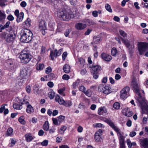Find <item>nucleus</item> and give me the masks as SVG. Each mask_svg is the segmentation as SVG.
<instances>
[{
  "instance_id": "obj_1",
  "label": "nucleus",
  "mask_w": 148,
  "mask_h": 148,
  "mask_svg": "<svg viewBox=\"0 0 148 148\" xmlns=\"http://www.w3.org/2000/svg\"><path fill=\"white\" fill-rule=\"evenodd\" d=\"M21 41L24 43H28L32 38V33L29 29H23L21 32Z\"/></svg>"
},
{
  "instance_id": "obj_2",
  "label": "nucleus",
  "mask_w": 148,
  "mask_h": 148,
  "mask_svg": "<svg viewBox=\"0 0 148 148\" xmlns=\"http://www.w3.org/2000/svg\"><path fill=\"white\" fill-rule=\"evenodd\" d=\"M57 14L58 16L64 21H68L74 17L72 13L62 9H58Z\"/></svg>"
},
{
  "instance_id": "obj_3",
  "label": "nucleus",
  "mask_w": 148,
  "mask_h": 148,
  "mask_svg": "<svg viewBox=\"0 0 148 148\" xmlns=\"http://www.w3.org/2000/svg\"><path fill=\"white\" fill-rule=\"evenodd\" d=\"M22 63L24 64L28 63L32 58L31 55L28 52L25 51L22 52L19 56Z\"/></svg>"
},
{
  "instance_id": "obj_4",
  "label": "nucleus",
  "mask_w": 148,
  "mask_h": 148,
  "mask_svg": "<svg viewBox=\"0 0 148 148\" xmlns=\"http://www.w3.org/2000/svg\"><path fill=\"white\" fill-rule=\"evenodd\" d=\"M138 50L140 55L143 54L148 50V43L146 42H139L138 44Z\"/></svg>"
},
{
  "instance_id": "obj_5",
  "label": "nucleus",
  "mask_w": 148,
  "mask_h": 148,
  "mask_svg": "<svg viewBox=\"0 0 148 148\" xmlns=\"http://www.w3.org/2000/svg\"><path fill=\"white\" fill-rule=\"evenodd\" d=\"M101 68L100 66L98 65H95L92 66L91 68V71L93 74V76L94 79H97L98 77V75L99 72L101 71Z\"/></svg>"
},
{
  "instance_id": "obj_6",
  "label": "nucleus",
  "mask_w": 148,
  "mask_h": 148,
  "mask_svg": "<svg viewBox=\"0 0 148 148\" xmlns=\"http://www.w3.org/2000/svg\"><path fill=\"white\" fill-rule=\"evenodd\" d=\"M98 90L99 91L106 95L108 94L111 92V88L109 86L102 84L99 86Z\"/></svg>"
},
{
  "instance_id": "obj_7",
  "label": "nucleus",
  "mask_w": 148,
  "mask_h": 148,
  "mask_svg": "<svg viewBox=\"0 0 148 148\" xmlns=\"http://www.w3.org/2000/svg\"><path fill=\"white\" fill-rule=\"evenodd\" d=\"M131 86L133 91L137 93H139L140 87L138 85L137 80L136 78H134L131 83Z\"/></svg>"
},
{
  "instance_id": "obj_8",
  "label": "nucleus",
  "mask_w": 148,
  "mask_h": 148,
  "mask_svg": "<svg viewBox=\"0 0 148 148\" xmlns=\"http://www.w3.org/2000/svg\"><path fill=\"white\" fill-rule=\"evenodd\" d=\"M137 96H136V99L137 101V102L139 104V105L140 106L141 108L142 106H143L145 104V103L148 102L145 101L144 98L142 97L140 93H137Z\"/></svg>"
},
{
  "instance_id": "obj_9",
  "label": "nucleus",
  "mask_w": 148,
  "mask_h": 148,
  "mask_svg": "<svg viewBox=\"0 0 148 148\" xmlns=\"http://www.w3.org/2000/svg\"><path fill=\"white\" fill-rule=\"evenodd\" d=\"M130 90V88L128 86H126L121 91L120 95L121 98L124 99L127 97L128 93Z\"/></svg>"
},
{
  "instance_id": "obj_10",
  "label": "nucleus",
  "mask_w": 148,
  "mask_h": 148,
  "mask_svg": "<svg viewBox=\"0 0 148 148\" xmlns=\"http://www.w3.org/2000/svg\"><path fill=\"white\" fill-rule=\"evenodd\" d=\"M106 122L108 123L117 133L118 134H121L119 132V129L116 126H115L114 123L110 119H106Z\"/></svg>"
},
{
  "instance_id": "obj_11",
  "label": "nucleus",
  "mask_w": 148,
  "mask_h": 148,
  "mask_svg": "<svg viewBox=\"0 0 148 148\" xmlns=\"http://www.w3.org/2000/svg\"><path fill=\"white\" fill-rule=\"evenodd\" d=\"M15 37V34L13 32H12L11 34L5 35V38L8 42H11L13 41Z\"/></svg>"
},
{
  "instance_id": "obj_12",
  "label": "nucleus",
  "mask_w": 148,
  "mask_h": 148,
  "mask_svg": "<svg viewBox=\"0 0 148 148\" xmlns=\"http://www.w3.org/2000/svg\"><path fill=\"white\" fill-rule=\"evenodd\" d=\"M122 42L125 45L126 47L128 48L130 51H132L134 47V44L131 45L130 44L129 41L128 40L124 39L123 38H121Z\"/></svg>"
},
{
  "instance_id": "obj_13",
  "label": "nucleus",
  "mask_w": 148,
  "mask_h": 148,
  "mask_svg": "<svg viewBox=\"0 0 148 148\" xmlns=\"http://www.w3.org/2000/svg\"><path fill=\"white\" fill-rule=\"evenodd\" d=\"M28 68L27 67H23L21 69L20 75L22 79L24 78L27 76L28 72Z\"/></svg>"
},
{
  "instance_id": "obj_14",
  "label": "nucleus",
  "mask_w": 148,
  "mask_h": 148,
  "mask_svg": "<svg viewBox=\"0 0 148 148\" xmlns=\"http://www.w3.org/2000/svg\"><path fill=\"white\" fill-rule=\"evenodd\" d=\"M122 112L124 115L128 117L131 116L133 114L132 112L130 111V109L128 108H126L123 109Z\"/></svg>"
},
{
  "instance_id": "obj_15",
  "label": "nucleus",
  "mask_w": 148,
  "mask_h": 148,
  "mask_svg": "<svg viewBox=\"0 0 148 148\" xmlns=\"http://www.w3.org/2000/svg\"><path fill=\"white\" fill-rule=\"evenodd\" d=\"M101 56L103 60L108 62L110 61L112 59V57L110 55L104 53H102Z\"/></svg>"
},
{
  "instance_id": "obj_16",
  "label": "nucleus",
  "mask_w": 148,
  "mask_h": 148,
  "mask_svg": "<svg viewBox=\"0 0 148 148\" xmlns=\"http://www.w3.org/2000/svg\"><path fill=\"white\" fill-rule=\"evenodd\" d=\"M60 52L58 51L57 50L55 49L54 52L52 51H51L50 54V56L51 57L52 60L54 59V57H57L58 56H59L61 55Z\"/></svg>"
},
{
  "instance_id": "obj_17",
  "label": "nucleus",
  "mask_w": 148,
  "mask_h": 148,
  "mask_svg": "<svg viewBox=\"0 0 148 148\" xmlns=\"http://www.w3.org/2000/svg\"><path fill=\"white\" fill-rule=\"evenodd\" d=\"M8 65H10L9 66L11 68V70L12 71H14L15 69L16 68V66L14 61L11 60H9L8 62Z\"/></svg>"
},
{
  "instance_id": "obj_18",
  "label": "nucleus",
  "mask_w": 148,
  "mask_h": 148,
  "mask_svg": "<svg viewBox=\"0 0 148 148\" xmlns=\"http://www.w3.org/2000/svg\"><path fill=\"white\" fill-rule=\"evenodd\" d=\"M86 27L85 24H84L82 23H79L76 24L75 27L76 28L79 30H82L84 29Z\"/></svg>"
},
{
  "instance_id": "obj_19",
  "label": "nucleus",
  "mask_w": 148,
  "mask_h": 148,
  "mask_svg": "<svg viewBox=\"0 0 148 148\" xmlns=\"http://www.w3.org/2000/svg\"><path fill=\"white\" fill-rule=\"evenodd\" d=\"M140 144L144 148H148V138H145L142 140Z\"/></svg>"
},
{
  "instance_id": "obj_20",
  "label": "nucleus",
  "mask_w": 148,
  "mask_h": 148,
  "mask_svg": "<svg viewBox=\"0 0 148 148\" xmlns=\"http://www.w3.org/2000/svg\"><path fill=\"white\" fill-rule=\"evenodd\" d=\"M22 82L21 81H16L15 82V85L14 86V88L17 90L21 89V87L22 86Z\"/></svg>"
},
{
  "instance_id": "obj_21",
  "label": "nucleus",
  "mask_w": 148,
  "mask_h": 148,
  "mask_svg": "<svg viewBox=\"0 0 148 148\" xmlns=\"http://www.w3.org/2000/svg\"><path fill=\"white\" fill-rule=\"evenodd\" d=\"M107 112V110L105 107H101L98 110V114L99 115H101L103 114V113H106Z\"/></svg>"
},
{
  "instance_id": "obj_22",
  "label": "nucleus",
  "mask_w": 148,
  "mask_h": 148,
  "mask_svg": "<svg viewBox=\"0 0 148 148\" xmlns=\"http://www.w3.org/2000/svg\"><path fill=\"white\" fill-rule=\"evenodd\" d=\"M25 137L27 141L28 142H30L33 139V138L31 133L26 134Z\"/></svg>"
},
{
  "instance_id": "obj_23",
  "label": "nucleus",
  "mask_w": 148,
  "mask_h": 148,
  "mask_svg": "<svg viewBox=\"0 0 148 148\" xmlns=\"http://www.w3.org/2000/svg\"><path fill=\"white\" fill-rule=\"evenodd\" d=\"M24 16V13L21 12L20 13V15L16 16L17 18L16 21L18 23L22 21L23 20Z\"/></svg>"
},
{
  "instance_id": "obj_24",
  "label": "nucleus",
  "mask_w": 148,
  "mask_h": 148,
  "mask_svg": "<svg viewBox=\"0 0 148 148\" xmlns=\"http://www.w3.org/2000/svg\"><path fill=\"white\" fill-rule=\"evenodd\" d=\"M26 112L29 114L33 112L34 111L33 107L30 104H28L27 105V109H26Z\"/></svg>"
},
{
  "instance_id": "obj_25",
  "label": "nucleus",
  "mask_w": 148,
  "mask_h": 148,
  "mask_svg": "<svg viewBox=\"0 0 148 148\" xmlns=\"http://www.w3.org/2000/svg\"><path fill=\"white\" fill-rule=\"evenodd\" d=\"M46 28L45 22L44 21H41L39 25V29L40 30H45Z\"/></svg>"
},
{
  "instance_id": "obj_26",
  "label": "nucleus",
  "mask_w": 148,
  "mask_h": 148,
  "mask_svg": "<svg viewBox=\"0 0 148 148\" xmlns=\"http://www.w3.org/2000/svg\"><path fill=\"white\" fill-rule=\"evenodd\" d=\"M120 148H125V143L122 136H120L119 138Z\"/></svg>"
},
{
  "instance_id": "obj_27",
  "label": "nucleus",
  "mask_w": 148,
  "mask_h": 148,
  "mask_svg": "<svg viewBox=\"0 0 148 148\" xmlns=\"http://www.w3.org/2000/svg\"><path fill=\"white\" fill-rule=\"evenodd\" d=\"M71 67L68 64H65L64 65L63 67L64 71L65 73H68L70 71Z\"/></svg>"
},
{
  "instance_id": "obj_28",
  "label": "nucleus",
  "mask_w": 148,
  "mask_h": 148,
  "mask_svg": "<svg viewBox=\"0 0 148 148\" xmlns=\"http://www.w3.org/2000/svg\"><path fill=\"white\" fill-rule=\"evenodd\" d=\"M83 21L89 25H93L95 24L93 21L89 19H85L83 20Z\"/></svg>"
},
{
  "instance_id": "obj_29",
  "label": "nucleus",
  "mask_w": 148,
  "mask_h": 148,
  "mask_svg": "<svg viewBox=\"0 0 148 148\" xmlns=\"http://www.w3.org/2000/svg\"><path fill=\"white\" fill-rule=\"evenodd\" d=\"M6 17V15L5 12L1 11L0 10V21H2L4 20Z\"/></svg>"
},
{
  "instance_id": "obj_30",
  "label": "nucleus",
  "mask_w": 148,
  "mask_h": 148,
  "mask_svg": "<svg viewBox=\"0 0 148 148\" xmlns=\"http://www.w3.org/2000/svg\"><path fill=\"white\" fill-rule=\"evenodd\" d=\"M13 129L10 127L8 129L6 134L8 136H12L13 135Z\"/></svg>"
},
{
  "instance_id": "obj_31",
  "label": "nucleus",
  "mask_w": 148,
  "mask_h": 148,
  "mask_svg": "<svg viewBox=\"0 0 148 148\" xmlns=\"http://www.w3.org/2000/svg\"><path fill=\"white\" fill-rule=\"evenodd\" d=\"M44 67V65L43 64H37L36 65V69L38 70H41Z\"/></svg>"
},
{
  "instance_id": "obj_32",
  "label": "nucleus",
  "mask_w": 148,
  "mask_h": 148,
  "mask_svg": "<svg viewBox=\"0 0 148 148\" xmlns=\"http://www.w3.org/2000/svg\"><path fill=\"white\" fill-rule=\"evenodd\" d=\"M81 82L80 79H78L75 82H74L73 84V86L74 88L77 87Z\"/></svg>"
},
{
  "instance_id": "obj_33",
  "label": "nucleus",
  "mask_w": 148,
  "mask_h": 148,
  "mask_svg": "<svg viewBox=\"0 0 148 148\" xmlns=\"http://www.w3.org/2000/svg\"><path fill=\"white\" fill-rule=\"evenodd\" d=\"M13 107L16 110H21L22 108V105L17 103L13 104Z\"/></svg>"
},
{
  "instance_id": "obj_34",
  "label": "nucleus",
  "mask_w": 148,
  "mask_h": 148,
  "mask_svg": "<svg viewBox=\"0 0 148 148\" xmlns=\"http://www.w3.org/2000/svg\"><path fill=\"white\" fill-rule=\"evenodd\" d=\"M141 108L143 110H145L147 114L148 115V102L145 103V104L143 106H142Z\"/></svg>"
},
{
  "instance_id": "obj_35",
  "label": "nucleus",
  "mask_w": 148,
  "mask_h": 148,
  "mask_svg": "<svg viewBox=\"0 0 148 148\" xmlns=\"http://www.w3.org/2000/svg\"><path fill=\"white\" fill-rule=\"evenodd\" d=\"M72 105V103L71 101H65L64 103V104L63 105L64 106L69 107Z\"/></svg>"
},
{
  "instance_id": "obj_36",
  "label": "nucleus",
  "mask_w": 148,
  "mask_h": 148,
  "mask_svg": "<svg viewBox=\"0 0 148 148\" xmlns=\"http://www.w3.org/2000/svg\"><path fill=\"white\" fill-rule=\"evenodd\" d=\"M43 129L46 131H47L48 130L49 126V123L48 121H45V124L43 125Z\"/></svg>"
},
{
  "instance_id": "obj_37",
  "label": "nucleus",
  "mask_w": 148,
  "mask_h": 148,
  "mask_svg": "<svg viewBox=\"0 0 148 148\" xmlns=\"http://www.w3.org/2000/svg\"><path fill=\"white\" fill-rule=\"evenodd\" d=\"M67 127L65 126H62L60 128L59 130V132L61 134H63L64 132L66 131Z\"/></svg>"
},
{
  "instance_id": "obj_38",
  "label": "nucleus",
  "mask_w": 148,
  "mask_h": 148,
  "mask_svg": "<svg viewBox=\"0 0 148 148\" xmlns=\"http://www.w3.org/2000/svg\"><path fill=\"white\" fill-rule=\"evenodd\" d=\"M18 120L21 124H25V122L24 121V118L23 116H20L18 119Z\"/></svg>"
},
{
  "instance_id": "obj_39",
  "label": "nucleus",
  "mask_w": 148,
  "mask_h": 148,
  "mask_svg": "<svg viewBox=\"0 0 148 148\" xmlns=\"http://www.w3.org/2000/svg\"><path fill=\"white\" fill-rule=\"evenodd\" d=\"M93 126L94 127H104V125L101 123H95L93 125Z\"/></svg>"
},
{
  "instance_id": "obj_40",
  "label": "nucleus",
  "mask_w": 148,
  "mask_h": 148,
  "mask_svg": "<svg viewBox=\"0 0 148 148\" xmlns=\"http://www.w3.org/2000/svg\"><path fill=\"white\" fill-rule=\"evenodd\" d=\"M105 8L106 10L109 12H112V10L111 6L108 4L107 3L105 5Z\"/></svg>"
},
{
  "instance_id": "obj_41",
  "label": "nucleus",
  "mask_w": 148,
  "mask_h": 148,
  "mask_svg": "<svg viewBox=\"0 0 148 148\" xmlns=\"http://www.w3.org/2000/svg\"><path fill=\"white\" fill-rule=\"evenodd\" d=\"M111 55L113 56H115L117 53V50L115 48H113L111 50Z\"/></svg>"
},
{
  "instance_id": "obj_42",
  "label": "nucleus",
  "mask_w": 148,
  "mask_h": 148,
  "mask_svg": "<svg viewBox=\"0 0 148 148\" xmlns=\"http://www.w3.org/2000/svg\"><path fill=\"white\" fill-rule=\"evenodd\" d=\"M58 122H59V124H60L64 121L65 116L62 115H60L58 116Z\"/></svg>"
},
{
  "instance_id": "obj_43",
  "label": "nucleus",
  "mask_w": 148,
  "mask_h": 148,
  "mask_svg": "<svg viewBox=\"0 0 148 148\" xmlns=\"http://www.w3.org/2000/svg\"><path fill=\"white\" fill-rule=\"evenodd\" d=\"M100 40V38L99 37L97 36L94 37L93 39V42L97 44L98 43Z\"/></svg>"
},
{
  "instance_id": "obj_44",
  "label": "nucleus",
  "mask_w": 148,
  "mask_h": 148,
  "mask_svg": "<svg viewBox=\"0 0 148 148\" xmlns=\"http://www.w3.org/2000/svg\"><path fill=\"white\" fill-rule=\"evenodd\" d=\"M94 138L95 141L97 142L101 141L102 139L101 136H100L97 135H95Z\"/></svg>"
},
{
  "instance_id": "obj_45",
  "label": "nucleus",
  "mask_w": 148,
  "mask_h": 148,
  "mask_svg": "<svg viewBox=\"0 0 148 148\" xmlns=\"http://www.w3.org/2000/svg\"><path fill=\"white\" fill-rule=\"evenodd\" d=\"M49 97L50 99H53L54 96V93L53 91H51L48 93Z\"/></svg>"
},
{
  "instance_id": "obj_46",
  "label": "nucleus",
  "mask_w": 148,
  "mask_h": 148,
  "mask_svg": "<svg viewBox=\"0 0 148 148\" xmlns=\"http://www.w3.org/2000/svg\"><path fill=\"white\" fill-rule=\"evenodd\" d=\"M102 132H103L101 129H99L95 133V135L101 136Z\"/></svg>"
},
{
  "instance_id": "obj_47",
  "label": "nucleus",
  "mask_w": 148,
  "mask_h": 148,
  "mask_svg": "<svg viewBox=\"0 0 148 148\" xmlns=\"http://www.w3.org/2000/svg\"><path fill=\"white\" fill-rule=\"evenodd\" d=\"M86 96L90 97L91 95V92L89 90H86L84 92Z\"/></svg>"
},
{
  "instance_id": "obj_48",
  "label": "nucleus",
  "mask_w": 148,
  "mask_h": 148,
  "mask_svg": "<svg viewBox=\"0 0 148 148\" xmlns=\"http://www.w3.org/2000/svg\"><path fill=\"white\" fill-rule=\"evenodd\" d=\"M120 104L117 102L115 103L113 105V107L116 109H118L120 108Z\"/></svg>"
},
{
  "instance_id": "obj_49",
  "label": "nucleus",
  "mask_w": 148,
  "mask_h": 148,
  "mask_svg": "<svg viewBox=\"0 0 148 148\" xmlns=\"http://www.w3.org/2000/svg\"><path fill=\"white\" fill-rule=\"evenodd\" d=\"M79 90L83 92H85V91L86 90V88L83 86H79L78 88Z\"/></svg>"
},
{
  "instance_id": "obj_50",
  "label": "nucleus",
  "mask_w": 148,
  "mask_h": 148,
  "mask_svg": "<svg viewBox=\"0 0 148 148\" xmlns=\"http://www.w3.org/2000/svg\"><path fill=\"white\" fill-rule=\"evenodd\" d=\"M119 32L121 35L123 37H125L127 36V34L124 31L122 30H119Z\"/></svg>"
},
{
  "instance_id": "obj_51",
  "label": "nucleus",
  "mask_w": 148,
  "mask_h": 148,
  "mask_svg": "<svg viewBox=\"0 0 148 148\" xmlns=\"http://www.w3.org/2000/svg\"><path fill=\"white\" fill-rule=\"evenodd\" d=\"M78 108L80 109H84L85 108V106L83 103H81L79 105Z\"/></svg>"
},
{
  "instance_id": "obj_52",
  "label": "nucleus",
  "mask_w": 148,
  "mask_h": 148,
  "mask_svg": "<svg viewBox=\"0 0 148 148\" xmlns=\"http://www.w3.org/2000/svg\"><path fill=\"white\" fill-rule=\"evenodd\" d=\"M48 141L47 140H44L41 143V145L43 146H47L48 144Z\"/></svg>"
},
{
  "instance_id": "obj_53",
  "label": "nucleus",
  "mask_w": 148,
  "mask_h": 148,
  "mask_svg": "<svg viewBox=\"0 0 148 148\" xmlns=\"http://www.w3.org/2000/svg\"><path fill=\"white\" fill-rule=\"evenodd\" d=\"M52 120L53 121V124L56 125H58V121L56 118H52Z\"/></svg>"
},
{
  "instance_id": "obj_54",
  "label": "nucleus",
  "mask_w": 148,
  "mask_h": 148,
  "mask_svg": "<svg viewBox=\"0 0 148 148\" xmlns=\"http://www.w3.org/2000/svg\"><path fill=\"white\" fill-rule=\"evenodd\" d=\"M71 32V30L69 29H66V31L64 32V34L65 36L67 37L69 36V34Z\"/></svg>"
},
{
  "instance_id": "obj_55",
  "label": "nucleus",
  "mask_w": 148,
  "mask_h": 148,
  "mask_svg": "<svg viewBox=\"0 0 148 148\" xmlns=\"http://www.w3.org/2000/svg\"><path fill=\"white\" fill-rule=\"evenodd\" d=\"M69 76L68 75L66 74L64 75L62 77V78L63 79L66 80H68L69 79Z\"/></svg>"
},
{
  "instance_id": "obj_56",
  "label": "nucleus",
  "mask_w": 148,
  "mask_h": 148,
  "mask_svg": "<svg viewBox=\"0 0 148 148\" xmlns=\"http://www.w3.org/2000/svg\"><path fill=\"white\" fill-rule=\"evenodd\" d=\"M7 0H0V5L1 6H4L5 5V3Z\"/></svg>"
},
{
  "instance_id": "obj_57",
  "label": "nucleus",
  "mask_w": 148,
  "mask_h": 148,
  "mask_svg": "<svg viewBox=\"0 0 148 148\" xmlns=\"http://www.w3.org/2000/svg\"><path fill=\"white\" fill-rule=\"evenodd\" d=\"M65 101L62 98H61L58 102L59 103V104L63 105Z\"/></svg>"
},
{
  "instance_id": "obj_58",
  "label": "nucleus",
  "mask_w": 148,
  "mask_h": 148,
  "mask_svg": "<svg viewBox=\"0 0 148 148\" xmlns=\"http://www.w3.org/2000/svg\"><path fill=\"white\" fill-rule=\"evenodd\" d=\"M51 69L50 66H49L47 69L45 70V72L46 73H49L51 71Z\"/></svg>"
},
{
  "instance_id": "obj_59",
  "label": "nucleus",
  "mask_w": 148,
  "mask_h": 148,
  "mask_svg": "<svg viewBox=\"0 0 148 148\" xmlns=\"http://www.w3.org/2000/svg\"><path fill=\"white\" fill-rule=\"evenodd\" d=\"M127 143L128 145L129 148H132V144L131 142L129 139H127Z\"/></svg>"
},
{
  "instance_id": "obj_60",
  "label": "nucleus",
  "mask_w": 148,
  "mask_h": 148,
  "mask_svg": "<svg viewBox=\"0 0 148 148\" xmlns=\"http://www.w3.org/2000/svg\"><path fill=\"white\" fill-rule=\"evenodd\" d=\"M7 19L10 21H12L14 19V17L11 15H9Z\"/></svg>"
},
{
  "instance_id": "obj_61",
  "label": "nucleus",
  "mask_w": 148,
  "mask_h": 148,
  "mask_svg": "<svg viewBox=\"0 0 148 148\" xmlns=\"http://www.w3.org/2000/svg\"><path fill=\"white\" fill-rule=\"evenodd\" d=\"M79 62L81 65H84L85 63V60L82 58H80L79 59Z\"/></svg>"
},
{
  "instance_id": "obj_62",
  "label": "nucleus",
  "mask_w": 148,
  "mask_h": 148,
  "mask_svg": "<svg viewBox=\"0 0 148 148\" xmlns=\"http://www.w3.org/2000/svg\"><path fill=\"white\" fill-rule=\"evenodd\" d=\"M5 109L4 105H3L1 106V108H0V112L2 113Z\"/></svg>"
},
{
  "instance_id": "obj_63",
  "label": "nucleus",
  "mask_w": 148,
  "mask_h": 148,
  "mask_svg": "<svg viewBox=\"0 0 148 148\" xmlns=\"http://www.w3.org/2000/svg\"><path fill=\"white\" fill-rule=\"evenodd\" d=\"M67 56V53L66 52H64L62 54V59L63 60H64L66 58Z\"/></svg>"
},
{
  "instance_id": "obj_64",
  "label": "nucleus",
  "mask_w": 148,
  "mask_h": 148,
  "mask_svg": "<svg viewBox=\"0 0 148 148\" xmlns=\"http://www.w3.org/2000/svg\"><path fill=\"white\" fill-rule=\"evenodd\" d=\"M92 16L94 17H97L98 16L97 11L95 10L92 12Z\"/></svg>"
}]
</instances>
